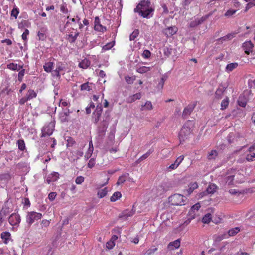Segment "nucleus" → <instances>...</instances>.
Masks as SVG:
<instances>
[{
  "instance_id": "09e8293b",
  "label": "nucleus",
  "mask_w": 255,
  "mask_h": 255,
  "mask_svg": "<svg viewBox=\"0 0 255 255\" xmlns=\"http://www.w3.org/2000/svg\"><path fill=\"white\" fill-rule=\"evenodd\" d=\"M253 6H255V0L249 2L248 4H247L245 9V12H247L249 9Z\"/></svg>"
},
{
  "instance_id": "5701e85b",
  "label": "nucleus",
  "mask_w": 255,
  "mask_h": 255,
  "mask_svg": "<svg viewBox=\"0 0 255 255\" xmlns=\"http://www.w3.org/2000/svg\"><path fill=\"white\" fill-rule=\"evenodd\" d=\"M53 67V63L51 62H48L45 63L43 66L44 70L47 72H52Z\"/></svg>"
},
{
  "instance_id": "a211bd4d",
  "label": "nucleus",
  "mask_w": 255,
  "mask_h": 255,
  "mask_svg": "<svg viewBox=\"0 0 255 255\" xmlns=\"http://www.w3.org/2000/svg\"><path fill=\"white\" fill-rule=\"evenodd\" d=\"M205 18L204 17H201L200 19L197 18L195 20L190 22L189 24V26L190 27H195L200 24H201L204 20Z\"/></svg>"
},
{
  "instance_id": "0e129e2a",
  "label": "nucleus",
  "mask_w": 255,
  "mask_h": 255,
  "mask_svg": "<svg viewBox=\"0 0 255 255\" xmlns=\"http://www.w3.org/2000/svg\"><path fill=\"white\" fill-rule=\"evenodd\" d=\"M184 158V156H183V155L180 156L176 159V160H175L174 163L177 165V166H178L180 165V164L183 160Z\"/></svg>"
},
{
  "instance_id": "ea45409f",
  "label": "nucleus",
  "mask_w": 255,
  "mask_h": 255,
  "mask_svg": "<svg viewBox=\"0 0 255 255\" xmlns=\"http://www.w3.org/2000/svg\"><path fill=\"white\" fill-rule=\"evenodd\" d=\"M18 149L21 151H23L25 148V145L23 140H18L17 141Z\"/></svg>"
},
{
  "instance_id": "f3484780",
  "label": "nucleus",
  "mask_w": 255,
  "mask_h": 255,
  "mask_svg": "<svg viewBox=\"0 0 255 255\" xmlns=\"http://www.w3.org/2000/svg\"><path fill=\"white\" fill-rule=\"evenodd\" d=\"M180 246V240L177 239L173 242H170L168 245V248L170 250H174L178 248Z\"/></svg>"
},
{
  "instance_id": "774afa93",
  "label": "nucleus",
  "mask_w": 255,
  "mask_h": 255,
  "mask_svg": "<svg viewBox=\"0 0 255 255\" xmlns=\"http://www.w3.org/2000/svg\"><path fill=\"white\" fill-rule=\"evenodd\" d=\"M25 74V70L22 69V70H21L19 73H18V80L20 81H21L22 79H23V77L24 76Z\"/></svg>"
},
{
  "instance_id": "6e6552de",
  "label": "nucleus",
  "mask_w": 255,
  "mask_h": 255,
  "mask_svg": "<svg viewBox=\"0 0 255 255\" xmlns=\"http://www.w3.org/2000/svg\"><path fill=\"white\" fill-rule=\"evenodd\" d=\"M21 221V217L17 213L11 214L8 217L9 223L12 226L18 227Z\"/></svg>"
},
{
  "instance_id": "69168bd1",
  "label": "nucleus",
  "mask_w": 255,
  "mask_h": 255,
  "mask_svg": "<svg viewBox=\"0 0 255 255\" xmlns=\"http://www.w3.org/2000/svg\"><path fill=\"white\" fill-rule=\"evenodd\" d=\"M56 195L57 194L56 192H50L48 195V199L50 201H52L55 199Z\"/></svg>"
},
{
  "instance_id": "4d7b16f0",
  "label": "nucleus",
  "mask_w": 255,
  "mask_h": 255,
  "mask_svg": "<svg viewBox=\"0 0 255 255\" xmlns=\"http://www.w3.org/2000/svg\"><path fill=\"white\" fill-rule=\"evenodd\" d=\"M93 150H94L93 145L92 141L91 140L89 143V148H88V149L87 152L92 155Z\"/></svg>"
},
{
  "instance_id": "9d476101",
  "label": "nucleus",
  "mask_w": 255,
  "mask_h": 255,
  "mask_svg": "<svg viewBox=\"0 0 255 255\" xmlns=\"http://www.w3.org/2000/svg\"><path fill=\"white\" fill-rule=\"evenodd\" d=\"M67 19L69 20L65 24V27H70L69 28L75 30L77 27V23H79L80 18H70L69 17H67Z\"/></svg>"
},
{
  "instance_id": "bf43d9fd",
  "label": "nucleus",
  "mask_w": 255,
  "mask_h": 255,
  "mask_svg": "<svg viewBox=\"0 0 255 255\" xmlns=\"http://www.w3.org/2000/svg\"><path fill=\"white\" fill-rule=\"evenodd\" d=\"M126 175L119 177L117 184L120 185L126 181Z\"/></svg>"
},
{
  "instance_id": "b1692460",
  "label": "nucleus",
  "mask_w": 255,
  "mask_h": 255,
  "mask_svg": "<svg viewBox=\"0 0 255 255\" xmlns=\"http://www.w3.org/2000/svg\"><path fill=\"white\" fill-rule=\"evenodd\" d=\"M25 96L27 97V99L29 100L35 98L37 96V94L33 90L30 89L28 91Z\"/></svg>"
},
{
  "instance_id": "20e7f679",
  "label": "nucleus",
  "mask_w": 255,
  "mask_h": 255,
  "mask_svg": "<svg viewBox=\"0 0 255 255\" xmlns=\"http://www.w3.org/2000/svg\"><path fill=\"white\" fill-rule=\"evenodd\" d=\"M55 122L54 121L46 124L42 129L41 137L50 136L53 133L54 130Z\"/></svg>"
},
{
  "instance_id": "7c9ffc66",
  "label": "nucleus",
  "mask_w": 255,
  "mask_h": 255,
  "mask_svg": "<svg viewBox=\"0 0 255 255\" xmlns=\"http://www.w3.org/2000/svg\"><path fill=\"white\" fill-rule=\"evenodd\" d=\"M47 31V29L45 28H43L40 30V31L38 32L37 36L39 37V40H44L45 38V33Z\"/></svg>"
},
{
  "instance_id": "6ab92c4d",
  "label": "nucleus",
  "mask_w": 255,
  "mask_h": 255,
  "mask_svg": "<svg viewBox=\"0 0 255 255\" xmlns=\"http://www.w3.org/2000/svg\"><path fill=\"white\" fill-rule=\"evenodd\" d=\"M135 210L132 209L131 210H126L122 213L121 215L120 216L121 218H127L129 217L132 216L134 214Z\"/></svg>"
},
{
  "instance_id": "5fc2aeb1",
  "label": "nucleus",
  "mask_w": 255,
  "mask_h": 255,
  "mask_svg": "<svg viewBox=\"0 0 255 255\" xmlns=\"http://www.w3.org/2000/svg\"><path fill=\"white\" fill-rule=\"evenodd\" d=\"M96 161H95V158H91L87 164V166L89 168H92L93 167L95 164Z\"/></svg>"
},
{
  "instance_id": "1a4fd4ad",
  "label": "nucleus",
  "mask_w": 255,
  "mask_h": 255,
  "mask_svg": "<svg viewBox=\"0 0 255 255\" xmlns=\"http://www.w3.org/2000/svg\"><path fill=\"white\" fill-rule=\"evenodd\" d=\"M178 28L175 26L168 27L163 29V33L168 37H170L175 34L178 31Z\"/></svg>"
},
{
  "instance_id": "c85d7f7f",
  "label": "nucleus",
  "mask_w": 255,
  "mask_h": 255,
  "mask_svg": "<svg viewBox=\"0 0 255 255\" xmlns=\"http://www.w3.org/2000/svg\"><path fill=\"white\" fill-rule=\"evenodd\" d=\"M198 185L196 182L191 183L189 185V188L187 190V192L189 195L193 192L194 189H197Z\"/></svg>"
},
{
  "instance_id": "a18cd8bd",
  "label": "nucleus",
  "mask_w": 255,
  "mask_h": 255,
  "mask_svg": "<svg viewBox=\"0 0 255 255\" xmlns=\"http://www.w3.org/2000/svg\"><path fill=\"white\" fill-rule=\"evenodd\" d=\"M9 210L8 208H3L0 212V215L4 217V218L6 217V216L9 214Z\"/></svg>"
},
{
  "instance_id": "338daca9",
  "label": "nucleus",
  "mask_w": 255,
  "mask_h": 255,
  "mask_svg": "<svg viewBox=\"0 0 255 255\" xmlns=\"http://www.w3.org/2000/svg\"><path fill=\"white\" fill-rule=\"evenodd\" d=\"M49 224H50V221L47 220H43L41 221V223L42 228L47 227L49 225Z\"/></svg>"
},
{
  "instance_id": "864d4df0",
  "label": "nucleus",
  "mask_w": 255,
  "mask_h": 255,
  "mask_svg": "<svg viewBox=\"0 0 255 255\" xmlns=\"http://www.w3.org/2000/svg\"><path fill=\"white\" fill-rule=\"evenodd\" d=\"M218 153L216 150H212L208 155V158L209 159H215V157L217 156Z\"/></svg>"
},
{
  "instance_id": "f8f14e48",
  "label": "nucleus",
  "mask_w": 255,
  "mask_h": 255,
  "mask_svg": "<svg viewBox=\"0 0 255 255\" xmlns=\"http://www.w3.org/2000/svg\"><path fill=\"white\" fill-rule=\"evenodd\" d=\"M196 105V103L189 104L186 107L183 112L182 116L184 118H187L193 111Z\"/></svg>"
},
{
  "instance_id": "412c9836",
  "label": "nucleus",
  "mask_w": 255,
  "mask_h": 255,
  "mask_svg": "<svg viewBox=\"0 0 255 255\" xmlns=\"http://www.w3.org/2000/svg\"><path fill=\"white\" fill-rule=\"evenodd\" d=\"M90 61L85 58L79 62V66L82 69H87L90 65Z\"/></svg>"
},
{
  "instance_id": "8fccbe9b",
  "label": "nucleus",
  "mask_w": 255,
  "mask_h": 255,
  "mask_svg": "<svg viewBox=\"0 0 255 255\" xmlns=\"http://www.w3.org/2000/svg\"><path fill=\"white\" fill-rule=\"evenodd\" d=\"M237 10H234V9H229L227 11V12L225 13V16L226 17H231L233 15H234V14H235V13L236 12Z\"/></svg>"
},
{
  "instance_id": "4be33fe9",
  "label": "nucleus",
  "mask_w": 255,
  "mask_h": 255,
  "mask_svg": "<svg viewBox=\"0 0 255 255\" xmlns=\"http://www.w3.org/2000/svg\"><path fill=\"white\" fill-rule=\"evenodd\" d=\"M8 69L13 71H18L22 69V66L18 65L16 63H10L7 65Z\"/></svg>"
},
{
  "instance_id": "4c0bfd02",
  "label": "nucleus",
  "mask_w": 255,
  "mask_h": 255,
  "mask_svg": "<svg viewBox=\"0 0 255 255\" xmlns=\"http://www.w3.org/2000/svg\"><path fill=\"white\" fill-rule=\"evenodd\" d=\"M153 150L151 149H149L146 153L142 155L139 159L138 161L139 162L144 160L146 159L152 152Z\"/></svg>"
},
{
  "instance_id": "3c124183",
  "label": "nucleus",
  "mask_w": 255,
  "mask_h": 255,
  "mask_svg": "<svg viewBox=\"0 0 255 255\" xmlns=\"http://www.w3.org/2000/svg\"><path fill=\"white\" fill-rule=\"evenodd\" d=\"M19 12V10L17 8H14L11 12V16L16 19Z\"/></svg>"
},
{
  "instance_id": "0eeeda50",
  "label": "nucleus",
  "mask_w": 255,
  "mask_h": 255,
  "mask_svg": "<svg viewBox=\"0 0 255 255\" xmlns=\"http://www.w3.org/2000/svg\"><path fill=\"white\" fill-rule=\"evenodd\" d=\"M66 71L65 64L62 63H58L56 65L55 69L52 71V75L57 78L60 77V75H64Z\"/></svg>"
},
{
  "instance_id": "79ce46f5",
  "label": "nucleus",
  "mask_w": 255,
  "mask_h": 255,
  "mask_svg": "<svg viewBox=\"0 0 255 255\" xmlns=\"http://www.w3.org/2000/svg\"><path fill=\"white\" fill-rule=\"evenodd\" d=\"M139 31L138 30H135L129 36V39L130 41L134 40L139 35Z\"/></svg>"
},
{
  "instance_id": "bb28decb",
  "label": "nucleus",
  "mask_w": 255,
  "mask_h": 255,
  "mask_svg": "<svg viewBox=\"0 0 255 255\" xmlns=\"http://www.w3.org/2000/svg\"><path fill=\"white\" fill-rule=\"evenodd\" d=\"M238 66L237 63H232L228 64L226 67V71L228 72H231Z\"/></svg>"
},
{
  "instance_id": "a19ab883",
  "label": "nucleus",
  "mask_w": 255,
  "mask_h": 255,
  "mask_svg": "<svg viewBox=\"0 0 255 255\" xmlns=\"http://www.w3.org/2000/svg\"><path fill=\"white\" fill-rule=\"evenodd\" d=\"M244 97L243 96H240L239 97V99H238V104L242 107H245L246 106V104H247V102L245 100H244Z\"/></svg>"
},
{
  "instance_id": "37998d69",
  "label": "nucleus",
  "mask_w": 255,
  "mask_h": 255,
  "mask_svg": "<svg viewBox=\"0 0 255 255\" xmlns=\"http://www.w3.org/2000/svg\"><path fill=\"white\" fill-rule=\"evenodd\" d=\"M234 176L231 175L226 178V185L228 186L231 185L233 184Z\"/></svg>"
},
{
  "instance_id": "2f4dec72",
  "label": "nucleus",
  "mask_w": 255,
  "mask_h": 255,
  "mask_svg": "<svg viewBox=\"0 0 255 255\" xmlns=\"http://www.w3.org/2000/svg\"><path fill=\"white\" fill-rule=\"evenodd\" d=\"M153 106L150 101H147L144 105L142 106L141 110H150L152 109Z\"/></svg>"
},
{
  "instance_id": "c9c22d12",
  "label": "nucleus",
  "mask_w": 255,
  "mask_h": 255,
  "mask_svg": "<svg viewBox=\"0 0 255 255\" xmlns=\"http://www.w3.org/2000/svg\"><path fill=\"white\" fill-rule=\"evenodd\" d=\"M115 41H112L107 43L103 46L102 50L103 51L111 49L114 45Z\"/></svg>"
},
{
  "instance_id": "6e6d98bb",
  "label": "nucleus",
  "mask_w": 255,
  "mask_h": 255,
  "mask_svg": "<svg viewBox=\"0 0 255 255\" xmlns=\"http://www.w3.org/2000/svg\"><path fill=\"white\" fill-rule=\"evenodd\" d=\"M9 178H10V176L8 174L4 173V174H0V180L1 181L8 180L9 179Z\"/></svg>"
},
{
  "instance_id": "2eb2a0df",
  "label": "nucleus",
  "mask_w": 255,
  "mask_h": 255,
  "mask_svg": "<svg viewBox=\"0 0 255 255\" xmlns=\"http://www.w3.org/2000/svg\"><path fill=\"white\" fill-rule=\"evenodd\" d=\"M243 48L245 51V52L249 54L250 52L252 51L253 48V44L250 41H246L243 44Z\"/></svg>"
},
{
  "instance_id": "49530a36",
  "label": "nucleus",
  "mask_w": 255,
  "mask_h": 255,
  "mask_svg": "<svg viewBox=\"0 0 255 255\" xmlns=\"http://www.w3.org/2000/svg\"><path fill=\"white\" fill-rule=\"evenodd\" d=\"M200 207V205L199 203L195 204L191 207L189 211V213L191 214L192 212H194L195 211H197Z\"/></svg>"
},
{
  "instance_id": "39448f33",
  "label": "nucleus",
  "mask_w": 255,
  "mask_h": 255,
  "mask_svg": "<svg viewBox=\"0 0 255 255\" xmlns=\"http://www.w3.org/2000/svg\"><path fill=\"white\" fill-rule=\"evenodd\" d=\"M42 217V214L34 211L29 212L26 217V222L31 225L34 222L40 219Z\"/></svg>"
},
{
  "instance_id": "603ef678",
  "label": "nucleus",
  "mask_w": 255,
  "mask_h": 255,
  "mask_svg": "<svg viewBox=\"0 0 255 255\" xmlns=\"http://www.w3.org/2000/svg\"><path fill=\"white\" fill-rule=\"evenodd\" d=\"M151 56V52L148 50H144L142 54V56L145 59H148Z\"/></svg>"
},
{
  "instance_id": "473e14b6",
  "label": "nucleus",
  "mask_w": 255,
  "mask_h": 255,
  "mask_svg": "<svg viewBox=\"0 0 255 255\" xmlns=\"http://www.w3.org/2000/svg\"><path fill=\"white\" fill-rule=\"evenodd\" d=\"M121 197V193L120 192H115L110 198L112 202H115Z\"/></svg>"
},
{
  "instance_id": "7ed1b4c3",
  "label": "nucleus",
  "mask_w": 255,
  "mask_h": 255,
  "mask_svg": "<svg viewBox=\"0 0 255 255\" xmlns=\"http://www.w3.org/2000/svg\"><path fill=\"white\" fill-rule=\"evenodd\" d=\"M186 199L182 195L175 194L169 198V202L173 205L181 206L184 205Z\"/></svg>"
},
{
  "instance_id": "72a5a7b5",
  "label": "nucleus",
  "mask_w": 255,
  "mask_h": 255,
  "mask_svg": "<svg viewBox=\"0 0 255 255\" xmlns=\"http://www.w3.org/2000/svg\"><path fill=\"white\" fill-rule=\"evenodd\" d=\"M212 219V215L208 213L206 214L202 218V222L204 223H209Z\"/></svg>"
},
{
  "instance_id": "680f3d73",
  "label": "nucleus",
  "mask_w": 255,
  "mask_h": 255,
  "mask_svg": "<svg viewBox=\"0 0 255 255\" xmlns=\"http://www.w3.org/2000/svg\"><path fill=\"white\" fill-rule=\"evenodd\" d=\"M67 146H72L75 143V141L71 137H68L67 140Z\"/></svg>"
},
{
  "instance_id": "58836bf2",
  "label": "nucleus",
  "mask_w": 255,
  "mask_h": 255,
  "mask_svg": "<svg viewBox=\"0 0 255 255\" xmlns=\"http://www.w3.org/2000/svg\"><path fill=\"white\" fill-rule=\"evenodd\" d=\"M158 248L155 247H152L150 249H148L145 253H144L146 255H151L153 254L156 251H157Z\"/></svg>"
},
{
  "instance_id": "423d86ee",
  "label": "nucleus",
  "mask_w": 255,
  "mask_h": 255,
  "mask_svg": "<svg viewBox=\"0 0 255 255\" xmlns=\"http://www.w3.org/2000/svg\"><path fill=\"white\" fill-rule=\"evenodd\" d=\"M66 32V39L71 43L75 42L79 35V32L77 30L76 28L75 30L72 28H68Z\"/></svg>"
},
{
  "instance_id": "cd10ccee",
  "label": "nucleus",
  "mask_w": 255,
  "mask_h": 255,
  "mask_svg": "<svg viewBox=\"0 0 255 255\" xmlns=\"http://www.w3.org/2000/svg\"><path fill=\"white\" fill-rule=\"evenodd\" d=\"M92 83H89V82L85 83L80 86V89L82 91L86 90L89 91L92 89Z\"/></svg>"
},
{
  "instance_id": "052dcab7",
  "label": "nucleus",
  "mask_w": 255,
  "mask_h": 255,
  "mask_svg": "<svg viewBox=\"0 0 255 255\" xmlns=\"http://www.w3.org/2000/svg\"><path fill=\"white\" fill-rule=\"evenodd\" d=\"M84 181V178L82 176H78L75 180V182L77 184H81Z\"/></svg>"
},
{
  "instance_id": "393cba45",
  "label": "nucleus",
  "mask_w": 255,
  "mask_h": 255,
  "mask_svg": "<svg viewBox=\"0 0 255 255\" xmlns=\"http://www.w3.org/2000/svg\"><path fill=\"white\" fill-rule=\"evenodd\" d=\"M225 89L226 88L224 87H219L215 92L216 97L218 99L221 98Z\"/></svg>"
},
{
  "instance_id": "f704fd0d",
  "label": "nucleus",
  "mask_w": 255,
  "mask_h": 255,
  "mask_svg": "<svg viewBox=\"0 0 255 255\" xmlns=\"http://www.w3.org/2000/svg\"><path fill=\"white\" fill-rule=\"evenodd\" d=\"M107 192L108 191L106 187L100 189L98 192V196L100 198H103L106 195Z\"/></svg>"
},
{
  "instance_id": "4468645a",
  "label": "nucleus",
  "mask_w": 255,
  "mask_h": 255,
  "mask_svg": "<svg viewBox=\"0 0 255 255\" xmlns=\"http://www.w3.org/2000/svg\"><path fill=\"white\" fill-rule=\"evenodd\" d=\"M59 178V174L58 172H53L48 175L46 178V181L48 184L57 181Z\"/></svg>"
},
{
  "instance_id": "e433bc0d",
  "label": "nucleus",
  "mask_w": 255,
  "mask_h": 255,
  "mask_svg": "<svg viewBox=\"0 0 255 255\" xmlns=\"http://www.w3.org/2000/svg\"><path fill=\"white\" fill-rule=\"evenodd\" d=\"M151 68L149 67L142 66L137 69V72L139 73H145L150 71Z\"/></svg>"
},
{
  "instance_id": "de8ad7c7",
  "label": "nucleus",
  "mask_w": 255,
  "mask_h": 255,
  "mask_svg": "<svg viewBox=\"0 0 255 255\" xmlns=\"http://www.w3.org/2000/svg\"><path fill=\"white\" fill-rule=\"evenodd\" d=\"M163 53L166 56H169L172 53V49L170 47H164L163 49Z\"/></svg>"
},
{
  "instance_id": "aec40b11",
  "label": "nucleus",
  "mask_w": 255,
  "mask_h": 255,
  "mask_svg": "<svg viewBox=\"0 0 255 255\" xmlns=\"http://www.w3.org/2000/svg\"><path fill=\"white\" fill-rule=\"evenodd\" d=\"M141 98V94L140 93H136L132 96H129L127 99V102L132 103L137 99H140Z\"/></svg>"
},
{
  "instance_id": "f257e3e1",
  "label": "nucleus",
  "mask_w": 255,
  "mask_h": 255,
  "mask_svg": "<svg viewBox=\"0 0 255 255\" xmlns=\"http://www.w3.org/2000/svg\"><path fill=\"white\" fill-rule=\"evenodd\" d=\"M134 11L138 12L144 18H149L153 15L154 8L149 1L144 0L141 1L134 9Z\"/></svg>"
},
{
  "instance_id": "9b49d317",
  "label": "nucleus",
  "mask_w": 255,
  "mask_h": 255,
  "mask_svg": "<svg viewBox=\"0 0 255 255\" xmlns=\"http://www.w3.org/2000/svg\"><path fill=\"white\" fill-rule=\"evenodd\" d=\"M94 29L96 31L104 32L106 31V27L103 26L100 23L98 17H96L94 21Z\"/></svg>"
},
{
  "instance_id": "c756f323",
  "label": "nucleus",
  "mask_w": 255,
  "mask_h": 255,
  "mask_svg": "<svg viewBox=\"0 0 255 255\" xmlns=\"http://www.w3.org/2000/svg\"><path fill=\"white\" fill-rule=\"evenodd\" d=\"M240 231V228L238 227L232 228L228 231V235L229 236H234L239 233Z\"/></svg>"
},
{
  "instance_id": "f03ea898",
  "label": "nucleus",
  "mask_w": 255,
  "mask_h": 255,
  "mask_svg": "<svg viewBox=\"0 0 255 255\" xmlns=\"http://www.w3.org/2000/svg\"><path fill=\"white\" fill-rule=\"evenodd\" d=\"M193 126V121H188L185 123L179 134V138L181 142L184 141L190 135Z\"/></svg>"
},
{
  "instance_id": "c03bdc74",
  "label": "nucleus",
  "mask_w": 255,
  "mask_h": 255,
  "mask_svg": "<svg viewBox=\"0 0 255 255\" xmlns=\"http://www.w3.org/2000/svg\"><path fill=\"white\" fill-rule=\"evenodd\" d=\"M229 105V99L228 98L224 99L221 102V109H225Z\"/></svg>"
},
{
  "instance_id": "e2e57ef3",
  "label": "nucleus",
  "mask_w": 255,
  "mask_h": 255,
  "mask_svg": "<svg viewBox=\"0 0 255 255\" xmlns=\"http://www.w3.org/2000/svg\"><path fill=\"white\" fill-rule=\"evenodd\" d=\"M246 160L248 161H252L255 160V153L248 154L246 156Z\"/></svg>"
},
{
  "instance_id": "ddd939ff",
  "label": "nucleus",
  "mask_w": 255,
  "mask_h": 255,
  "mask_svg": "<svg viewBox=\"0 0 255 255\" xmlns=\"http://www.w3.org/2000/svg\"><path fill=\"white\" fill-rule=\"evenodd\" d=\"M102 111V108L101 105H98L93 113V119L95 123H97L99 120V118L101 116Z\"/></svg>"
},
{
  "instance_id": "dca6fc26",
  "label": "nucleus",
  "mask_w": 255,
  "mask_h": 255,
  "mask_svg": "<svg viewBox=\"0 0 255 255\" xmlns=\"http://www.w3.org/2000/svg\"><path fill=\"white\" fill-rule=\"evenodd\" d=\"M1 238L3 240V243L7 244L11 240V234L9 232H3L1 234Z\"/></svg>"
},
{
  "instance_id": "a878e982",
  "label": "nucleus",
  "mask_w": 255,
  "mask_h": 255,
  "mask_svg": "<svg viewBox=\"0 0 255 255\" xmlns=\"http://www.w3.org/2000/svg\"><path fill=\"white\" fill-rule=\"evenodd\" d=\"M217 186L214 184H210L206 189V192L208 194H213L216 192Z\"/></svg>"
},
{
  "instance_id": "13d9d810",
  "label": "nucleus",
  "mask_w": 255,
  "mask_h": 255,
  "mask_svg": "<svg viewBox=\"0 0 255 255\" xmlns=\"http://www.w3.org/2000/svg\"><path fill=\"white\" fill-rule=\"evenodd\" d=\"M115 245V244L113 240H110L109 241L107 242L106 243V247L109 249H111L113 248Z\"/></svg>"
}]
</instances>
